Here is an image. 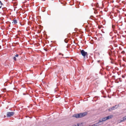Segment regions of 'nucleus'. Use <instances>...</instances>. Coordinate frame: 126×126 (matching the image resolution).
<instances>
[{
	"label": "nucleus",
	"mask_w": 126,
	"mask_h": 126,
	"mask_svg": "<svg viewBox=\"0 0 126 126\" xmlns=\"http://www.w3.org/2000/svg\"><path fill=\"white\" fill-rule=\"evenodd\" d=\"M87 112H85L80 113L79 114H74L72 116L73 117H75L76 118H81L85 116L87 114Z\"/></svg>",
	"instance_id": "obj_1"
},
{
	"label": "nucleus",
	"mask_w": 126,
	"mask_h": 126,
	"mask_svg": "<svg viewBox=\"0 0 126 126\" xmlns=\"http://www.w3.org/2000/svg\"><path fill=\"white\" fill-rule=\"evenodd\" d=\"M80 53L84 57L85 56H87L88 54L87 52H85L83 50H81Z\"/></svg>",
	"instance_id": "obj_2"
},
{
	"label": "nucleus",
	"mask_w": 126,
	"mask_h": 126,
	"mask_svg": "<svg viewBox=\"0 0 126 126\" xmlns=\"http://www.w3.org/2000/svg\"><path fill=\"white\" fill-rule=\"evenodd\" d=\"M118 105H116L114 106H113L112 107L108 109L109 111H111L115 109H116L118 107Z\"/></svg>",
	"instance_id": "obj_3"
},
{
	"label": "nucleus",
	"mask_w": 126,
	"mask_h": 126,
	"mask_svg": "<svg viewBox=\"0 0 126 126\" xmlns=\"http://www.w3.org/2000/svg\"><path fill=\"white\" fill-rule=\"evenodd\" d=\"M15 112H8L7 114V117H9L12 116L14 114Z\"/></svg>",
	"instance_id": "obj_4"
},
{
	"label": "nucleus",
	"mask_w": 126,
	"mask_h": 126,
	"mask_svg": "<svg viewBox=\"0 0 126 126\" xmlns=\"http://www.w3.org/2000/svg\"><path fill=\"white\" fill-rule=\"evenodd\" d=\"M96 124H97V125H98V126H99V125H101L103 124V122H102V121H101V120H99L98 122V123H96Z\"/></svg>",
	"instance_id": "obj_5"
},
{
	"label": "nucleus",
	"mask_w": 126,
	"mask_h": 126,
	"mask_svg": "<svg viewBox=\"0 0 126 126\" xmlns=\"http://www.w3.org/2000/svg\"><path fill=\"white\" fill-rule=\"evenodd\" d=\"M125 120H126V116L123 118L120 121L121 122H124Z\"/></svg>",
	"instance_id": "obj_6"
},
{
	"label": "nucleus",
	"mask_w": 126,
	"mask_h": 126,
	"mask_svg": "<svg viewBox=\"0 0 126 126\" xmlns=\"http://www.w3.org/2000/svg\"><path fill=\"white\" fill-rule=\"evenodd\" d=\"M100 120H101L102 122L107 120L106 117L103 118L101 119H100Z\"/></svg>",
	"instance_id": "obj_7"
},
{
	"label": "nucleus",
	"mask_w": 126,
	"mask_h": 126,
	"mask_svg": "<svg viewBox=\"0 0 126 126\" xmlns=\"http://www.w3.org/2000/svg\"><path fill=\"white\" fill-rule=\"evenodd\" d=\"M112 115H110V116H108L107 117H106L107 120L111 118L112 117Z\"/></svg>",
	"instance_id": "obj_8"
},
{
	"label": "nucleus",
	"mask_w": 126,
	"mask_h": 126,
	"mask_svg": "<svg viewBox=\"0 0 126 126\" xmlns=\"http://www.w3.org/2000/svg\"><path fill=\"white\" fill-rule=\"evenodd\" d=\"M17 23V22L16 20L15 19H14L13 20V21L12 22V23L16 24Z\"/></svg>",
	"instance_id": "obj_9"
},
{
	"label": "nucleus",
	"mask_w": 126,
	"mask_h": 126,
	"mask_svg": "<svg viewBox=\"0 0 126 126\" xmlns=\"http://www.w3.org/2000/svg\"><path fill=\"white\" fill-rule=\"evenodd\" d=\"M6 90L5 88L4 89H2L1 91H2L3 92H5L6 91Z\"/></svg>",
	"instance_id": "obj_10"
},
{
	"label": "nucleus",
	"mask_w": 126,
	"mask_h": 126,
	"mask_svg": "<svg viewBox=\"0 0 126 126\" xmlns=\"http://www.w3.org/2000/svg\"><path fill=\"white\" fill-rule=\"evenodd\" d=\"M98 125H97V124H96V123L93 124L91 126H97Z\"/></svg>",
	"instance_id": "obj_11"
},
{
	"label": "nucleus",
	"mask_w": 126,
	"mask_h": 126,
	"mask_svg": "<svg viewBox=\"0 0 126 126\" xmlns=\"http://www.w3.org/2000/svg\"><path fill=\"white\" fill-rule=\"evenodd\" d=\"M59 55H61L62 56H63V54H62L61 53H59Z\"/></svg>",
	"instance_id": "obj_12"
},
{
	"label": "nucleus",
	"mask_w": 126,
	"mask_h": 126,
	"mask_svg": "<svg viewBox=\"0 0 126 126\" xmlns=\"http://www.w3.org/2000/svg\"><path fill=\"white\" fill-rule=\"evenodd\" d=\"M121 53L123 54H124L125 53V52L124 51H122V52H121Z\"/></svg>",
	"instance_id": "obj_13"
},
{
	"label": "nucleus",
	"mask_w": 126,
	"mask_h": 126,
	"mask_svg": "<svg viewBox=\"0 0 126 126\" xmlns=\"http://www.w3.org/2000/svg\"><path fill=\"white\" fill-rule=\"evenodd\" d=\"M94 13L95 14L97 13V12L96 11H94Z\"/></svg>",
	"instance_id": "obj_14"
},
{
	"label": "nucleus",
	"mask_w": 126,
	"mask_h": 126,
	"mask_svg": "<svg viewBox=\"0 0 126 126\" xmlns=\"http://www.w3.org/2000/svg\"><path fill=\"white\" fill-rule=\"evenodd\" d=\"M13 59L15 61H16V57H14Z\"/></svg>",
	"instance_id": "obj_15"
},
{
	"label": "nucleus",
	"mask_w": 126,
	"mask_h": 126,
	"mask_svg": "<svg viewBox=\"0 0 126 126\" xmlns=\"http://www.w3.org/2000/svg\"><path fill=\"white\" fill-rule=\"evenodd\" d=\"M18 54H16L15 56V57H18Z\"/></svg>",
	"instance_id": "obj_16"
},
{
	"label": "nucleus",
	"mask_w": 126,
	"mask_h": 126,
	"mask_svg": "<svg viewBox=\"0 0 126 126\" xmlns=\"http://www.w3.org/2000/svg\"><path fill=\"white\" fill-rule=\"evenodd\" d=\"M72 126H76V125H73Z\"/></svg>",
	"instance_id": "obj_17"
},
{
	"label": "nucleus",
	"mask_w": 126,
	"mask_h": 126,
	"mask_svg": "<svg viewBox=\"0 0 126 126\" xmlns=\"http://www.w3.org/2000/svg\"><path fill=\"white\" fill-rule=\"evenodd\" d=\"M77 125H78V126H79V124H78Z\"/></svg>",
	"instance_id": "obj_18"
},
{
	"label": "nucleus",
	"mask_w": 126,
	"mask_h": 126,
	"mask_svg": "<svg viewBox=\"0 0 126 126\" xmlns=\"http://www.w3.org/2000/svg\"><path fill=\"white\" fill-rule=\"evenodd\" d=\"M0 3H1V1H0Z\"/></svg>",
	"instance_id": "obj_19"
},
{
	"label": "nucleus",
	"mask_w": 126,
	"mask_h": 126,
	"mask_svg": "<svg viewBox=\"0 0 126 126\" xmlns=\"http://www.w3.org/2000/svg\"><path fill=\"white\" fill-rule=\"evenodd\" d=\"M99 61H98V62H99Z\"/></svg>",
	"instance_id": "obj_20"
},
{
	"label": "nucleus",
	"mask_w": 126,
	"mask_h": 126,
	"mask_svg": "<svg viewBox=\"0 0 126 126\" xmlns=\"http://www.w3.org/2000/svg\"><path fill=\"white\" fill-rule=\"evenodd\" d=\"M15 88H14L13 89H15Z\"/></svg>",
	"instance_id": "obj_21"
},
{
	"label": "nucleus",
	"mask_w": 126,
	"mask_h": 126,
	"mask_svg": "<svg viewBox=\"0 0 126 126\" xmlns=\"http://www.w3.org/2000/svg\"><path fill=\"white\" fill-rule=\"evenodd\" d=\"M76 89V88H74V90H75Z\"/></svg>",
	"instance_id": "obj_22"
},
{
	"label": "nucleus",
	"mask_w": 126,
	"mask_h": 126,
	"mask_svg": "<svg viewBox=\"0 0 126 126\" xmlns=\"http://www.w3.org/2000/svg\"><path fill=\"white\" fill-rule=\"evenodd\" d=\"M98 28H100V27H99V26L98 27Z\"/></svg>",
	"instance_id": "obj_23"
},
{
	"label": "nucleus",
	"mask_w": 126,
	"mask_h": 126,
	"mask_svg": "<svg viewBox=\"0 0 126 126\" xmlns=\"http://www.w3.org/2000/svg\"><path fill=\"white\" fill-rule=\"evenodd\" d=\"M1 6H0V8H1Z\"/></svg>",
	"instance_id": "obj_24"
},
{
	"label": "nucleus",
	"mask_w": 126,
	"mask_h": 126,
	"mask_svg": "<svg viewBox=\"0 0 126 126\" xmlns=\"http://www.w3.org/2000/svg\"><path fill=\"white\" fill-rule=\"evenodd\" d=\"M1 3V4H2V3Z\"/></svg>",
	"instance_id": "obj_25"
}]
</instances>
